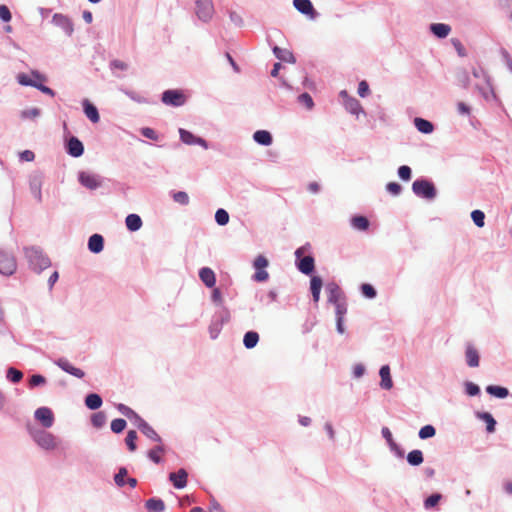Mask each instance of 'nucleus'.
Listing matches in <instances>:
<instances>
[{
	"instance_id": "f257e3e1",
	"label": "nucleus",
	"mask_w": 512,
	"mask_h": 512,
	"mask_svg": "<svg viewBox=\"0 0 512 512\" xmlns=\"http://www.w3.org/2000/svg\"><path fill=\"white\" fill-rule=\"evenodd\" d=\"M24 254L28 261L29 267L36 273H41L44 269L51 265L49 257L40 247H25Z\"/></svg>"
},
{
	"instance_id": "f03ea898",
	"label": "nucleus",
	"mask_w": 512,
	"mask_h": 512,
	"mask_svg": "<svg viewBox=\"0 0 512 512\" xmlns=\"http://www.w3.org/2000/svg\"><path fill=\"white\" fill-rule=\"evenodd\" d=\"M29 433L36 444L44 450H53L57 447L56 437L43 429L29 428Z\"/></svg>"
},
{
	"instance_id": "7ed1b4c3",
	"label": "nucleus",
	"mask_w": 512,
	"mask_h": 512,
	"mask_svg": "<svg viewBox=\"0 0 512 512\" xmlns=\"http://www.w3.org/2000/svg\"><path fill=\"white\" fill-rule=\"evenodd\" d=\"M413 193L421 198L433 200L437 195L435 185L425 178L416 179L412 184Z\"/></svg>"
},
{
	"instance_id": "20e7f679",
	"label": "nucleus",
	"mask_w": 512,
	"mask_h": 512,
	"mask_svg": "<svg viewBox=\"0 0 512 512\" xmlns=\"http://www.w3.org/2000/svg\"><path fill=\"white\" fill-rule=\"evenodd\" d=\"M306 246L299 247L295 251V264L297 269L305 274L311 275L315 270V260L312 255L303 256Z\"/></svg>"
},
{
	"instance_id": "39448f33",
	"label": "nucleus",
	"mask_w": 512,
	"mask_h": 512,
	"mask_svg": "<svg viewBox=\"0 0 512 512\" xmlns=\"http://www.w3.org/2000/svg\"><path fill=\"white\" fill-rule=\"evenodd\" d=\"M195 13L200 21L204 23L209 22L214 15V5L212 0H196Z\"/></svg>"
},
{
	"instance_id": "423d86ee",
	"label": "nucleus",
	"mask_w": 512,
	"mask_h": 512,
	"mask_svg": "<svg viewBox=\"0 0 512 512\" xmlns=\"http://www.w3.org/2000/svg\"><path fill=\"white\" fill-rule=\"evenodd\" d=\"M17 269V262L14 255L8 251L0 250V274L11 276Z\"/></svg>"
},
{
	"instance_id": "0eeeda50",
	"label": "nucleus",
	"mask_w": 512,
	"mask_h": 512,
	"mask_svg": "<svg viewBox=\"0 0 512 512\" xmlns=\"http://www.w3.org/2000/svg\"><path fill=\"white\" fill-rule=\"evenodd\" d=\"M161 101L168 106L180 107L185 104L186 97L181 90L168 89L162 93Z\"/></svg>"
},
{
	"instance_id": "6e6552de",
	"label": "nucleus",
	"mask_w": 512,
	"mask_h": 512,
	"mask_svg": "<svg viewBox=\"0 0 512 512\" xmlns=\"http://www.w3.org/2000/svg\"><path fill=\"white\" fill-rule=\"evenodd\" d=\"M44 176L41 172L36 171L33 172L29 177V189L34 199L38 203H42V185H43Z\"/></svg>"
},
{
	"instance_id": "1a4fd4ad",
	"label": "nucleus",
	"mask_w": 512,
	"mask_h": 512,
	"mask_svg": "<svg viewBox=\"0 0 512 512\" xmlns=\"http://www.w3.org/2000/svg\"><path fill=\"white\" fill-rule=\"evenodd\" d=\"M78 181L82 186L90 190H95L102 185V180L99 175L85 171L79 172Z\"/></svg>"
},
{
	"instance_id": "9d476101",
	"label": "nucleus",
	"mask_w": 512,
	"mask_h": 512,
	"mask_svg": "<svg viewBox=\"0 0 512 512\" xmlns=\"http://www.w3.org/2000/svg\"><path fill=\"white\" fill-rule=\"evenodd\" d=\"M179 136L180 140L186 145H199L204 149L209 148V144L204 138L196 136L184 128L179 129Z\"/></svg>"
},
{
	"instance_id": "9b49d317",
	"label": "nucleus",
	"mask_w": 512,
	"mask_h": 512,
	"mask_svg": "<svg viewBox=\"0 0 512 512\" xmlns=\"http://www.w3.org/2000/svg\"><path fill=\"white\" fill-rule=\"evenodd\" d=\"M35 419L41 423L44 428H50L54 424V414L48 407H39L34 412Z\"/></svg>"
},
{
	"instance_id": "f8f14e48",
	"label": "nucleus",
	"mask_w": 512,
	"mask_h": 512,
	"mask_svg": "<svg viewBox=\"0 0 512 512\" xmlns=\"http://www.w3.org/2000/svg\"><path fill=\"white\" fill-rule=\"evenodd\" d=\"M52 23L61 28L67 36H71L74 32L73 23L66 15L55 13L52 17Z\"/></svg>"
},
{
	"instance_id": "ddd939ff",
	"label": "nucleus",
	"mask_w": 512,
	"mask_h": 512,
	"mask_svg": "<svg viewBox=\"0 0 512 512\" xmlns=\"http://www.w3.org/2000/svg\"><path fill=\"white\" fill-rule=\"evenodd\" d=\"M65 148L66 152L74 158H78L84 153V145L76 136H71L66 141Z\"/></svg>"
},
{
	"instance_id": "4468645a",
	"label": "nucleus",
	"mask_w": 512,
	"mask_h": 512,
	"mask_svg": "<svg viewBox=\"0 0 512 512\" xmlns=\"http://www.w3.org/2000/svg\"><path fill=\"white\" fill-rule=\"evenodd\" d=\"M60 369L65 371L66 373L77 377L83 378L85 376V372L80 368L74 367L66 358H59L54 362Z\"/></svg>"
},
{
	"instance_id": "2eb2a0df",
	"label": "nucleus",
	"mask_w": 512,
	"mask_h": 512,
	"mask_svg": "<svg viewBox=\"0 0 512 512\" xmlns=\"http://www.w3.org/2000/svg\"><path fill=\"white\" fill-rule=\"evenodd\" d=\"M326 292L329 303L335 304L344 300L343 292L335 282H330L326 285Z\"/></svg>"
},
{
	"instance_id": "dca6fc26",
	"label": "nucleus",
	"mask_w": 512,
	"mask_h": 512,
	"mask_svg": "<svg viewBox=\"0 0 512 512\" xmlns=\"http://www.w3.org/2000/svg\"><path fill=\"white\" fill-rule=\"evenodd\" d=\"M293 5L301 14L310 16L312 19L318 15L310 0H293Z\"/></svg>"
},
{
	"instance_id": "f3484780",
	"label": "nucleus",
	"mask_w": 512,
	"mask_h": 512,
	"mask_svg": "<svg viewBox=\"0 0 512 512\" xmlns=\"http://www.w3.org/2000/svg\"><path fill=\"white\" fill-rule=\"evenodd\" d=\"M188 473L185 469L181 468L177 472L169 474V480L172 482L176 489H182L187 485Z\"/></svg>"
},
{
	"instance_id": "a211bd4d",
	"label": "nucleus",
	"mask_w": 512,
	"mask_h": 512,
	"mask_svg": "<svg viewBox=\"0 0 512 512\" xmlns=\"http://www.w3.org/2000/svg\"><path fill=\"white\" fill-rule=\"evenodd\" d=\"M199 278L208 288H213L216 284L215 272L209 267H202L199 270Z\"/></svg>"
},
{
	"instance_id": "6ab92c4d",
	"label": "nucleus",
	"mask_w": 512,
	"mask_h": 512,
	"mask_svg": "<svg viewBox=\"0 0 512 512\" xmlns=\"http://www.w3.org/2000/svg\"><path fill=\"white\" fill-rule=\"evenodd\" d=\"M83 111L86 117L92 122L97 123L100 120V115L97 107L92 104L88 99L83 100L82 102Z\"/></svg>"
},
{
	"instance_id": "aec40b11",
	"label": "nucleus",
	"mask_w": 512,
	"mask_h": 512,
	"mask_svg": "<svg viewBox=\"0 0 512 512\" xmlns=\"http://www.w3.org/2000/svg\"><path fill=\"white\" fill-rule=\"evenodd\" d=\"M88 249L95 254H98L104 249V238L100 234H93L88 239Z\"/></svg>"
},
{
	"instance_id": "412c9836",
	"label": "nucleus",
	"mask_w": 512,
	"mask_h": 512,
	"mask_svg": "<svg viewBox=\"0 0 512 512\" xmlns=\"http://www.w3.org/2000/svg\"><path fill=\"white\" fill-rule=\"evenodd\" d=\"M475 417L483 422L486 423V431L488 433H494L495 430H496V420L494 419V417L492 416L491 413L489 412H480V411H477L475 413Z\"/></svg>"
},
{
	"instance_id": "4be33fe9",
	"label": "nucleus",
	"mask_w": 512,
	"mask_h": 512,
	"mask_svg": "<svg viewBox=\"0 0 512 512\" xmlns=\"http://www.w3.org/2000/svg\"><path fill=\"white\" fill-rule=\"evenodd\" d=\"M379 375L381 378L380 387L385 390H390L393 387V381L389 365L381 366L379 370Z\"/></svg>"
},
{
	"instance_id": "5701e85b",
	"label": "nucleus",
	"mask_w": 512,
	"mask_h": 512,
	"mask_svg": "<svg viewBox=\"0 0 512 512\" xmlns=\"http://www.w3.org/2000/svg\"><path fill=\"white\" fill-rule=\"evenodd\" d=\"M466 363L469 367H478L479 366V353L477 349L472 344L466 345L465 351Z\"/></svg>"
},
{
	"instance_id": "b1692460",
	"label": "nucleus",
	"mask_w": 512,
	"mask_h": 512,
	"mask_svg": "<svg viewBox=\"0 0 512 512\" xmlns=\"http://www.w3.org/2000/svg\"><path fill=\"white\" fill-rule=\"evenodd\" d=\"M323 286V280L320 276L314 275L310 279V291L312 294L313 301L318 303L320 299V293Z\"/></svg>"
},
{
	"instance_id": "393cba45",
	"label": "nucleus",
	"mask_w": 512,
	"mask_h": 512,
	"mask_svg": "<svg viewBox=\"0 0 512 512\" xmlns=\"http://www.w3.org/2000/svg\"><path fill=\"white\" fill-rule=\"evenodd\" d=\"M344 107L349 113L356 116H359L360 113L366 114L360 102L354 97H347L344 101Z\"/></svg>"
},
{
	"instance_id": "a878e982",
	"label": "nucleus",
	"mask_w": 512,
	"mask_h": 512,
	"mask_svg": "<svg viewBox=\"0 0 512 512\" xmlns=\"http://www.w3.org/2000/svg\"><path fill=\"white\" fill-rule=\"evenodd\" d=\"M430 31L437 38L443 39L449 35L451 27L445 23H432L430 25Z\"/></svg>"
},
{
	"instance_id": "bb28decb",
	"label": "nucleus",
	"mask_w": 512,
	"mask_h": 512,
	"mask_svg": "<svg viewBox=\"0 0 512 512\" xmlns=\"http://www.w3.org/2000/svg\"><path fill=\"white\" fill-rule=\"evenodd\" d=\"M253 140L259 145L269 146L273 142V137L267 130H257L253 133Z\"/></svg>"
},
{
	"instance_id": "cd10ccee",
	"label": "nucleus",
	"mask_w": 512,
	"mask_h": 512,
	"mask_svg": "<svg viewBox=\"0 0 512 512\" xmlns=\"http://www.w3.org/2000/svg\"><path fill=\"white\" fill-rule=\"evenodd\" d=\"M443 499V495L439 492L432 493L426 497L423 501V507L426 511L436 509L440 501Z\"/></svg>"
},
{
	"instance_id": "c85d7f7f",
	"label": "nucleus",
	"mask_w": 512,
	"mask_h": 512,
	"mask_svg": "<svg viewBox=\"0 0 512 512\" xmlns=\"http://www.w3.org/2000/svg\"><path fill=\"white\" fill-rule=\"evenodd\" d=\"M126 227L131 232H136L142 227V219L138 214H129L125 219Z\"/></svg>"
},
{
	"instance_id": "c756f323",
	"label": "nucleus",
	"mask_w": 512,
	"mask_h": 512,
	"mask_svg": "<svg viewBox=\"0 0 512 512\" xmlns=\"http://www.w3.org/2000/svg\"><path fill=\"white\" fill-rule=\"evenodd\" d=\"M85 405L90 410H97L99 409L102 404L103 400L102 397L97 393H90L85 397Z\"/></svg>"
},
{
	"instance_id": "7c9ffc66",
	"label": "nucleus",
	"mask_w": 512,
	"mask_h": 512,
	"mask_svg": "<svg viewBox=\"0 0 512 512\" xmlns=\"http://www.w3.org/2000/svg\"><path fill=\"white\" fill-rule=\"evenodd\" d=\"M414 125L417 130L423 134H430L434 130L433 123L421 117H416L414 119Z\"/></svg>"
},
{
	"instance_id": "2f4dec72",
	"label": "nucleus",
	"mask_w": 512,
	"mask_h": 512,
	"mask_svg": "<svg viewBox=\"0 0 512 512\" xmlns=\"http://www.w3.org/2000/svg\"><path fill=\"white\" fill-rule=\"evenodd\" d=\"M139 430L149 439L155 442H161L162 439L158 435V433L154 430V428L149 425L146 421H142L141 425H139Z\"/></svg>"
},
{
	"instance_id": "473e14b6",
	"label": "nucleus",
	"mask_w": 512,
	"mask_h": 512,
	"mask_svg": "<svg viewBox=\"0 0 512 512\" xmlns=\"http://www.w3.org/2000/svg\"><path fill=\"white\" fill-rule=\"evenodd\" d=\"M273 53L275 57L281 61L288 62V63H295V57L293 53L287 49H282L278 46H275L273 48Z\"/></svg>"
},
{
	"instance_id": "72a5a7b5",
	"label": "nucleus",
	"mask_w": 512,
	"mask_h": 512,
	"mask_svg": "<svg viewBox=\"0 0 512 512\" xmlns=\"http://www.w3.org/2000/svg\"><path fill=\"white\" fill-rule=\"evenodd\" d=\"M486 392L498 399H504L509 395V390L506 387L499 385H488L486 387Z\"/></svg>"
},
{
	"instance_id": "f704fd0d",
	"label": "nucleus",
	"mask_w": 512,
	"mask_h": 512,
	"mask_svg": "<svg viewBox=\"0 0 512 512\" xmlns=\"http://www.w3.org/2000/svg\"><path fill=\"white\" fill-rule=\"evenodd\" d=\"M145 507L150 512H163L165 510L164 501L160 498H150L146 501Z\"/></svg>"
},
{
	"instance_id": "c9c22d12",
	"label": "nucleus",
	"mask_w": 512,
	"mask_h": 512,
	"mask_svg": "<svg viewBox=\"0 0 512 512\" xmlns=\"http://www.w3.org/2000/svg\"><path fill=\"white\" fill-rule=\"evenodd\" d=\"M351 225L357 230L366 231L370 226V222L367 217L356 215L351 218Z\"/></svg>"
},
{
	"instance_id": "e433bc0d",
	"label": "nucleus",
	"mask_w": 512,
	"mask_h": 512,
	"mask_svg": "<svg viewBox=\"0 0 512 512\" xmlns=\"http://www.w3.org/2000/svg\"><path fill=\"white\" fill-rule=\"evenodd\" d=\"M259 342V334L256 331H248L244 334L243 344L247 349H253Z\"/></svg>"
},
{
	"instance_id": "4c0bfd02",
	"label": "nucleus",
	"mask_w": 512,
	"mask_h": 512,
	"mask_svg": "<svg viewBox=\"0 0 512 512\" xmlns=\"http://www.w3.org/2000/svg\"><path fill=\"white\" fill-rule=\"evenodd\" d=\"M406 459L409 465L419 466L424 461L423 452L418 449L412 450L407 454Z\"/></svg>"
},
{
	"instance_id": "58836bf2",
	"label": "nucleus",
	"mask_w": 512,
	"mask_h": 512,
	"mask_svg": "<svg viewBox=\"0 0 512 512\" xmlns=\"http://www.w3.org/2000/svg\"><path fill=\"white\" fill-rule=\"evenodd\" d=\"M457 83L463 88H468L470 85V77L466 69H458L456 71Z\"/></svg>"
},
{
	"instance_id": "ea45409f",
	"label": "nucleus",
	"mask_w": 512,
	"mask_h": 512,
	"mask_svg": "<svg viewBox=\"0 0 512 512\" xmlns=\"http://www.w3.org/2000/svg\"><path fill=\"white\" fill-rule=\"evenodd\" d=\"M6 378L11 383H19L23 378V372L16 369L15 367H9L6 371Z\"/></svg>"
},
{
	"instance_id": "a19ab883",
	"label": "nucleus",
	"mask_w": 512,
	"mask_h": 512,
	"mask_svg": "<svg viewBox=\"0 0 512 512\" xmlns=\"http://www.w3.org/2000/svg\"><path fill=\"white\" fill-rule=\"evenodd\" d=\"M47 383V379L41 374H33L28 379V386L30 389L43 386Z\"/></svg>"
},
{
	"instance_id": "79ce46f5",
	"label": "nucleus",
	"mask_w": 512,
	"mask_h": 512,
	"mask_svg": "<svg viewBox=\"0 0 512 512\" xmlns=\"http://www.w3.org/2000/svg\"><path fill=\"white\" fill-rule=\"evenodd\" d=\"M230 320V312L227 307L222 306L220 310L215 314L214 321H218V324L223 326Z\"/></svg>"
},
{
	"instance_id": "37998d69",
	"label": "nucleus",
	"mask_w": 512,
	"mask_h": 512,
	"mask_svg": "<svg viewBox=\"0 0 512 512\" xmlns=\"http://www.w3.org/2000/svg\"><path fill=\"white\" fill-rule=\"evenodd\" d=\"M436 434V429L433 425L427 424L420 428L418 432V436L420 439L425 440L434 437Z\"/></svg>"
},
{
	"instance_id": "c03bdc74",
	"label": "nucleus",
	"mask_w": 512,
	"mask_h": 512,
	"mask_svg": "<svg viewBox=\"0 0 512 512\" xmlns=\"http://www.w3.org/2000/svg\"><path fill=\"white\" fill-rule=\"evenodd\" d=\"M136 440L137 432L135 430H129L125 438V443L131 452H134L137 449Z\"/></svg>"
},
{
	"instance_id": "a18cd8bd",
	"label": "nucleus",
	"mask_w": 512,
	"mask_h": 512,
	"mask_svg": "<svg viewBox=\"0 0 512 512\" xmlns=\"http://www.w3.org/2000/svg\"><path fill=\"white\" fill-rule=\"evenodd\" d=\"M229 218L228 212L223 208H219L215 213V221L219 226L227 225Z\"/></svg>"
},
{
	"instance_id": "49530a36",
	"label": "nucleus",
	"mask_w": 512,
	"mask_h": 512,
	"mask_svg": "<svg viewBox=\"0 0 512 512\" xmlns=\"http://www.w3.org/2000/svg\"><path fill=\"white\" fill-rule=\"evenodd\" d=\"M91 423L95 428H102L106 423V415L103 411L94 413L91 416Z\"/></svg>"
},
{
	"instance_id": "de8ad7c7",
	"label": "nucleus",
	"mask_w": 512,
	"mask_h": 512,
	"mask_svg": "<svg viewBox=\"0 0 512 512\" xmlns=\"http://www.w3.org/2000/svg\"><path fill=\"white\" fill-rule=\"evenodd\" d=\"M127 426V422L123 418H116L111 422V431L115 434H119L124 431Z\"/></svg>"
},
{
	"instance_id": "09e8293b",
	"label": "nucleus",
	"mask_w": 512,
	"mask_h": 512,
	"mask_svg": "<svg viewBox=\"0 0 512 512\" xmlns=\"http://www.w3.org/2000/svg\"><path fill=\"white\" fill-rule=\"evenodd\" d=\"M471 218L477 227L482 228L485 225V214L483 211L478 209L473 210L471 212Z\"/></svg>"
},
{
	"instance_id": "8fccbe9b",
	"label": "nucleus",
	"mask_w": 512,
	"mask_h": 512,
	"mask_svg": "<svg viewBox=\"0 0 512 512\" xmlns=\"http://www.w3.org/2000/svg\"><path fill=\"white\" fill-rule=\"evenodd\" d=\"M464 389L465 393L470 397L478 396L481 392L480 387L471 381L464 382Z\"/></svg>"
},
{
	"instance_id": "3c124183",
	"label": "nucleus",
	"mask_w": 512,
	"mask_h": 512,
	"mask_svg": "<svg viewBox=\"0 0 512 512\" xmlns=\"http://www.w3.org/2000/svg\"><path fill=\"white\" fill-rule=\"evenodd\" d=\"M127 474H128L127 468L120 467L118 472L114 475V481L118 487L125 486V484H126L125 477L127 476Z\"/></svg>"
},
{
	"instance_id": "603ef678",
	"label": "nucleus",
	"mask_w": 512,
	"mask_h": 512,
	"mask_svg": "<svg viewBox=\"0 0 512 512\" xmlns=\"http://www.w3.org/2000/svg\"><path fill=\"white\" fill-rule=\"evenodd\" d=\"M17 81L22 86H30L35 88V85L37 84V80L31 79V77L25 73H20L17 75Z\"/></svg>"
},
{
	"instance_id": "864d4df0",
	"label": "nucleus",
	"mask_w": 512,
	"mask_h": 512,
	"mask_svg": "<svg viewBox=\"0 0 512 512\" xmlns=\"http://www.w3.org/2000/svg\"><path fill=\"white\" fill-rule=\"evenodd\" d=\"M163 452H164V447L162 445H158V446L154 447L153 449L149 450L148 457L154 463L159 464L162 459L158 455V453H163Z\"/></svg>"
},
{
	"instance_id": "5fc2aeb1",
	"label": "nucleus",
	"mask_w": 512,
	"mask_h": 512,
	"mask_svg": "<svg viewBox=\"0 0 512 512\" xmlns=\"http://www.w3.org/2000/svg\"><path fill=\"white\" fill-rule=\"evenodd\" d=\"M361 293L368 299H373L377 295L376 289L369 283H364L360 287Z\"/></svg>"
},
{
	"instance_id": "6e6d98bb",
	"label": "nucleus",
	"mask_w": 512,
	"mask_h": 512,
	"mask_svg": "<svg viewBox=\"0 0 512 512\" xmlns=\"http://www.w3.org/2000/svg\"><path fill=\"white\" fill-rule=\"evenodd\" d=\"M126 96H128L131 100L137 102V103H148L147 99L141 95H139L138 93L132 91V90H128V89H124V88H121L120 89Z\"/></svg>"
},
{
	"instance_id": "4d7b16f0",
	"label": "nucleus",
	"mask_w": 512,
	"mask_h": 512,
	"mask_svg": "<svg viewBox=\"0 0 512 512\" xmlns=\"http://www.w3.org/2000/svg\"><path fill=\"white\" fill-rule=\"evenodd\" d=\"M298 102L306 106L308 110H311L314 107V101L311 95L307 92H304L298 96Z\"/></svg>"
},
{
	"instance_id": "13d9d810",
	"label": "nucleus",
	"mask_w": 512,
	"mask_h": 512,
	"mask_svg": "<svg viewBox=\"0 0 512 512\" xmlns=\"http://www.w3.org/2000/svg\"><path fill=\"white\" fill-rule=\"evenodd\" d=\"M41 115V110L37 107L25 109L21 111V118L23 119H35Z\"/></svg>"
},
{
	"instance_id": "bf43d9fd",
	"label": "nucleus",
	"mask_w": 512,
	"mask_h": 512,
	"mask_svg": "<svg viewBox=\"0 0 512 512\" xmlns=\"http://www.w3.org/2000/svg\"><path fill=\"white\" fill-rule=\"evenodd\" d=\"M211 300L218 307L224 306L223 305L224 304V300H223L222 293H221L220 289L215 287V286L213 287V290H212V293H211Z\"/></svg>"
},
{
	"instance_id": "052dcab7",
	"label": "nucleus",
	"mask_w": 512,
	"mask_h": 512,
	"mask_svg": "<svg viewBox=\"0 0 512 512\" xmlns=\"http://www.w3.org/2000/svg\"><path fill=\"white\" fill-rule=\"evenodd\" d=\"M398 176L403 181H409L412 178V170L407 165H402L398 168Z\"/></svg>"
},
{
	"instance_id": "680f3d73",
	"label": "nucleus",
	"mask_w": 512,
	"mask_h": 512,
	"mask_svg": "<svg viewBox=\"0 0 512 512\" xmlns=\"http://www.w3.org/2000/svg\"><path fill=\"white\" fill-rule=\"evenodd\" d=\"M173 200L181 205L189 204V196L184 191H178L173 194Z\"/></svg>"
},
{
	"instance_id": "e2e57ef3",
	"label": "nucleus",
	"mask_w": 512,
	"mask_h": 512,
	"mask_svg": "<svg viewBox=\"0 0 512 512\" xmlns=\"http://www.w3.org/2000/svg\"><path fill=\"white\" fill-rule=\"evenodd\" d=\"M386 190L393 196H398L402 192V186L397 182H389L386 185Z\"/></svg>"
},
{
	"instance_id": "0e129e2a",
	"label": "nucleus",
	"mask_w": 512,
	"mask_h": 512,
	"mask_svg": "<svg viewBox=\"0 0 512 512\" xmlns=\"http://www.w3.org/2000/svg\"><path fill=\"white\" fill-rule=\"evenodd\" d=\"M117 410L122 414L124 415L125 417H127L128 419L131 418V416H135L136 415V412L131 409L130 407H128L127 405L125 404H122V403H119L117 406H116Z\"/></svg>"
},
{
	"instance_id": "69168bd1",
	"label": "nucleus",
	"mask_w": 512,
	"mask_h": 512,
	"mask_svg": "<svg viewBox=\"0 0 512 512\" xmlns=\"http://www.w3.org/2000/svg\"><path fill=\"white\" fill-rule=\"evenodd\" d=\"M12 19V14L8 6L2 4L0 5V20L5 23L10 22Z\"/></svg>"
},
{
	"instance_id": "338daca9",
	"label": "nucleus",
	"mask_w": 512,
	"mask_h": 512,
	"mask_svg": "<svg viewBox=\"0 0 512 512\" xmlns=\"http://www.w3.org/2000/svg\"><path fill=\"white\" fill-rule=\"evenodd\" d=\"M141 135L144 136L147 139L157 141L158 140V134L156 131L150 127H143L141 130Z\"/></svg>"
},
{
	"instance_id": "774afa93",
	"label": "nucleus",
	"mask_w": 512,
	"mask_h": 512,
	"mask_svg": "<svg viewBox=\"0 0 512 512\" xmlns=\"http://www.w3.org/2000/svg\"><path fill=\"white\" fill-rule=\"evenodd\" d=\"M389 448H390V451L398 458H403L404 457V454H405V451L404 449L399 445L397 444L395 441H393L392 443L388 444Z\"/></svg>"
}]
</instances>
